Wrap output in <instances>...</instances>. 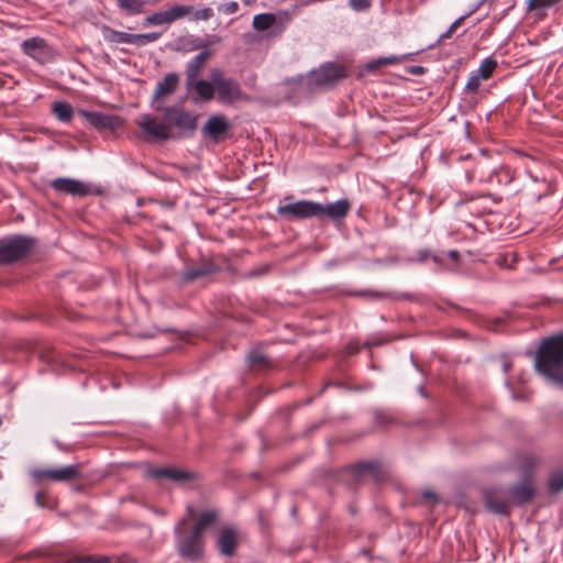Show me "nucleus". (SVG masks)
Instances as JSON below:
<instances>
[{
  "label": "nucleus",
  "instance_id": "nucleus-49",
  "mask_svg": "<svg viewBox=\"0 0 563 563\" xmlns=\"http://www.w3.org/2000/svg\"><path fill=\"white\" fill-rule=\"evenodd\" d=\"M511 368V362L508 360H505L503 363V369L505 373H507Z\"/></svg>",
  "mask_w": 563,
  "mask_h": 563
},
{
  "label": "nucleus",
  "instance_id": "nucleus-21",
  "mask_svg": "<svg viewBox=\"0 0 563 563\" xmlns=\"http://www.w3.org/2000/svg\"><path fill=\"white\" fill-rule=\"evenodd\" d=\"M179 82L178 75L175 73L167 74L162 81H159L154 91V98L161 99L172 95Z\"/></svg>",
  "mask_w": 563,
  "mask_h": 563
},
{
  "label": "nucleus",
  "instance_id": "nucleus-13",
  "mask_svg": "<svg viewBox=\"0 0 563 563\" xmlns=\"http://www.w3.org/2000/svg\"><path fill=\"white\" fill-rule=\"evenodd\" d=\"M240 533L236 528L225 526L221 528L217 538V548L224 556H233L239 547Z\"/></svg>",
  "mask_w": 563,
  "mask_h": 563
},
{
  "label": "nucleus",
  "instance_id": "nucleus-25",
  "mask_svg": "<svg viewBox=\"0 0 563 563\" xmlns=\"http://www.w3.org/2000/svg\"><path fill=\"white\" fill-rule=\"evenodd\" d=\"M249 364L253 369L263 371L272 367L271 360L260 350H253L247 355Z\"/></svg>",
  "mask_w": 563,
  "mask_h": 563
},
{
  "label": "nucleus",
  "instance_id": "nucleus-43",
  "mask_svg": "<svg viewBox=\"0 0 563 563\" xmlns=\"http://www.w3.org/2000/svg\"><path fill=\"white\" fill-rule=\"evenodd\" d=\"M465 16H461L457 20H455L451 26L449 27V30L454 33L456 31V29L462 24V22L464 21Z\"/></svg>",
  "mask_w": 563,
  "mask_h": 563
},
{
  "label": "nucleus",
  "instance_id": "nucleus-19",
  "mask_svg": "<svg viewBox=\"0 0 563 563\" xmlns=\"http://www.w3.org/2000/svg\"><path fill=\"white\" fill-rule=\"evenodd\" d=\"M23 52L35 58V59H43L44 56L47 54V45L43 38L40 37H32L23 41L21 44Z\"/></svg>",
  "mask_w": 563,
  "mask_h": 563
},
{
  "label": "nucleus",
  "instance_id": "nucleus-12",
  "mask_svg": "<svg viewBox=\"0 0 563 563\" xmlns=\"http://www.w3.org/2000/svg\"><path fill=\"white\" fill-rule=\"evenodd\" d=\"M146 475L153 478L170 479L179 485H185L198 479V474L175 467H148Z\"/></svg>",
  "mask_w": 563,
  "mask_h": 563
},
{
  "label": "nucleus",
  "instance_id": "nucleus-16",
  "mask_svg": "<svg viewBox=\"0 0 563 563\" xmlns=\"http://www.w3.org/2000/svg\"><path fill=\"white\" fill-rule=\"evenodd\" d=\"M351 209V203L347 199H340L335 202L327 205L321 203V210L318 212L317 218H329L336 221L344 219Z\"/></svg>",
  "mask_w": 563,
  "mask_h": 563
},
{
  "label": "nucleus",
  "instance_id": "nucleus-3",
  "mask_svg": "<svg viewBox=\"0 0 563 563\" xmlns=\"http://www.w3.org/2000/svg\"><path fill=\"white\" fill-rule=\"evenodd\" d=\"M210 79L214 85L218 100L221 103L232 104L236 101L249 100V97L241 89L239 81L234 78L225 77L221 69H211Z\"/></svg>",
  "mask_w": 563,
  "mask_h": 563
},
{
  "label": "nucleus",
  "instance_id": "nucleus-31",
  "mask_svg": "<svg viewBox=\"0 0 563 563\" xmlns=\"http://www.w3.org/2000/svg\"><path fill=\"white\" fill-rule=\"evenodd\" d=\"M53 112H54L55 117L59 121H63V122L70 121V119L73 117V108L67 102H62V101L55 102L53 106Z\"/></svg>",
  "mask_w": 563,
  "mask_h": 563
},
{
  "label": "nucleus",
  "instance_id": "nucleus-52",
  "mask_svg": "<svg viewBox=\"0 0 563 563\" xmlns=\"http://www.w3.org/2000/svg\"><path fill=\"white\" fill-rule=\"evenodd\" d=\"M243 3L246 5H252L253 3H255V0H243Z\"/></svg>",
  "mask_w": 563,
  "mask_h": 563
},
{
  "label": "nucleus",
  "instance_id": "nucleus-50",
  "mask_svg": "<svg viewBox=\"0 0 563 563\" xmlns=\"http://www.w3.org/2000/svg\"><path fill=\"white\" fill-rule=\"evenodd\" d=\"M452 34H453V33H452L450 30H448L445 33H443V34L440 36V42H441V41H443V40H445V38L451 37V35H452Z\"/></svg>",
  "mask_w": 563,
  "mask_h": 563
},
{
  "label": "nucleus",
  "instance_id": "nucleus-36",
  "mask_svg": "<svg viewBox=\"0 0 563 563\" xmlns=\"http://www.w3.org/2000/svg\"><path fill=\"white\" fill-rule=\"evenodd\" d=\"M161 37V33L152 32L145 34H135V45L143 46L148 43L155 42Z\"/></svg>",
  "mask_w": 563,
  "mask_h": 563
},
{
  "label": "nucleus",
  "instance_id": "nucleus-7",
  "mask_svg": "<svg viewBox=\"0 0 563 563\" xmlns=\"http://www.w3.org/2000/svg\"><path fill=\"white\" fill-rule=\"evenodd\" d=\"M320 210L321 203L308 200H301L295 203L279 206L277 208L278 214L285 217L288 220L317 217Z\"/></svg>",
  "mask_w": 563,
  "mask_h": 563
},
{
  "label": "nucleus",
  "instance_id": "nucleus-4",
  "mask_svg": "<svg viewBox=\"0 0 563 563\" xmlns=\"http://www.w3.org/2000/svg\"><path fill=\"white\" fill-rule=\"evenodd\" d=\"M80 474V466L76 464L49 468L35 467L29 472L34 485H43L48 481L68 483L79 478Z\"/></svg>",
  "mask_w": 563,
  "mask_h": 563
},
{
  "label": "nucleus",
  "instance_id": "nucleus-18",
  "mask_svg": "<svg viewBox=\"0 0 563 563\" xmlns=\"http://www.w3.org/2000/svg\"><path fill=\"white\" fill-rule=\"evenodd\" d=\"M210 58V52L209 51H202L197 56H195L186 67V82L192 81L198 78L201 70L206 66L208 59Z\"/></svg>",
  "mask_w": 563,
  "mask_h": 563
},
{
  "label": "nucleus",
  "instance_id": "nucleus-2",
  "mask_svg": "<svg viewBox=\"0 0 563 563\" xmlns=\"http://www.w3.org/2000/svg\"><path fill=\"white\" fill-rule=\"evenodd\" d=\"M188 518H183L175 527L176 549L178 554L188 561L197 562L203 556V536L194 531H185Z\"/></svg>",
  "mask_w": 563,
  "mask_h": 563
},
{
  "label": "nucleus",
  "instance_id": "nucleus-1",
  "mask_svg": "<svg viewBox=\"0 0 563 563\" xmlns=\"http://www.w3.org/2000/svg\"><path fill=\"white\" fill-rule=\"evenodd\" d=\"M534 367L547 380L563 388V333L542 341L536 354Z\"/></svg>",
  "mask_w": 563,
  "mask_h": 563
},
{
  "label": "nucleus",
  "instance_id": "nucleus-44",
  "mask_svg": "<svg viewBox=\"0 0 563 563\" xmlns=\"http://www.w3.org/2000/svg\"><path fill=\"white\" fill-rule=\"evenodd\" d=\"M238 3L236 2H230L227 4L225 12L227 13H234L238 11Z\"/></svg>",
  "mask_w": 563,
  "mask_h": 563
},
{
  "label": "nucleus",
  "instance_id": "nucleus-15",
  "mask_svg": "<svg viewBox=\"0 0 563 563\" xmlns=\"http://www.w3.org/2000/svg\"><path fill=\"white\" fill-rule=\"evenodd\" d=\"M52 187L57 191L78 197L87 196L90 192L86 184L71 178H56L52 181Z\"/></svg>",
  "mask_w": 563,
  "mask_h": 563
},
{
  "label": "nucleus",
  "instance_id": "nucleus-6",
  "mask_svg": "<svg viewBox=\"0 0 563 563\" xmlns=\"http://www.w3.org/2000/svg\"><path fill=\"white\" fill-rule=\"evenodd\" d=\"M346 76L345 68L335 63H327L310 75V82L316 87H330Z\"/></svg>",
  "mask_w": 563,
  "mask_h": 563
},
{
  "label": "nucleus",
  "instance_id": "nucleus-32",
  "mask_svg": "<svg viewBox=\"0 0 563 563\" xmlns=\"http://www.w3.org/2000/svg\"><path fill=\"white\" fill-rule=\"evenodd\" d=\"M497 67V62L493 58H486L483 60V63L481 64L478 70H477V75L483 79V80H486L488 79L494 70L496 69Z\"/></svg>",
  "mask_w": 563,
  "mask_h": 563
},
{
  "label": "nucleus",
  "instance_id": "nucleus-34",
  "mask_svg": "<svg viewBox=\"0 0 563 563\" xmlns=\"http://www.w3.org/2000/svg\"><path fill=\"white\" fill-rule=\"evenodd\" d=\"M400 59L396 56H390V57H382V58H378L376 60H372L369 62L367 65H366V69L367 70H375L377 69L378 67L380 66H385V65H390V64H396L398 63Z\"/></svg>",
  "mask_w": 563,
  "mask_h": 563
},
{
  "label": "nucleus",
  "instance_id": "nucleus-48",
  "mask_svg": "<svg viewBox=\"0 0 563 563\" xmlns=\"http://www.w3.org/2000/svg\"><path fill=\"white\" fill-rule=\"evenodd\" d=\"M423 498H424V499H432V500H435V499H437V496H435V494H434V493H432V492H426V493L423 494Z\"/></svg>",
  "mask_w": 563,
  "mask_h": 563
},
{
  "label": "nucleus",
  "instance_id": "nucleus-27",
  "mask_svg": "<svg viewBox=\"0 0 563 563\" xmlns=\"http://www.w3.org/2000/svg\"><path fill=\"white\" fill-rule=\"evenodd\" d=\"M106 38L112 43H126L135 45V34L106 29Z\"/></svg>",
  "mask_w": 563,
  "mask_h": 563
},
{
  "label": "nucleus",
  "instance_id": "nucleus-26",
  "mask_svg": "<svg viewBox=\"0 0 563 563\" xmlns=\"http://www.w3.org/2000/svg\"><path fill=\"white\" fill-rule=\"evenodd\" d=\"M540 460L533 454H525L520 460L519 467L521 470V477L530 478L532 481V472L539 465Z\"/></svg>",
  "mask_w": 563,
  "mask_h": 563
},
{
  "label": "nucleus",
  "instance_id": "nucleus-51",
  "mask_svg": "<svg viewBox=\"0 0 563 563\" xmlns=\"http://www.w3.org/2000/svg\"><path fill=\"white\" fill-rule=\"evenodd\" d=\"M152 510H153L155 514L159 515V516H165V515H166V511H165V510H163V509L152 508Z\"/></svg>",
  "mask_w": 563,
  "mask_h": 563
},
{
  "label": "nucleus",
  "instance_id": "nucleus-14",
  "mask_svg": "<svg viewBox=\"0 0 563 563\" xmlns=\"http://www.w3.org/2000/svg\"><path fill=\"white\" fill-rule=\"evenodd\" d=\"M511 505H523L533 499L536 496V488L533 481L528 478H521V482L508 488Z\"/></svg>",
  "mask_w": 563,
  "mask_h": 563
},
{
  "label": "nucleus",
  "instance_id": "nucleus-22",
  "mask_svg": "<svg viewBox=\"0 0 563 563\" xmlns=\"http://www.w3.org/2000/svg\"><path fill=\"white\" fill-rule=\"evenodd\" d=\"M219 518V512L216 509H209L199 514L196 518V522L192 526V530L202 534L205 530L211 525L216 523Z\"/></svg>",
  "mask_w": 563,
  "mask_h": 563
},
{
  "label": "nucleus",
  "instance_id": "nucleus-29",
  "mask_svg": "<svg viewBox=\"0 0 563 563\" xmlns=\"http://www.w3.org/2000/svg\"><path fill=\"white\" fill-rule=\"evenodd\" d=\"M118 7L126 14H140L144 10L145 2L143 0H117Z\"/></svg>",
  "mask_w": 563,
  "mask_h": 563
},
{
  "label": "nucleus",
  "instance_id": "nucleus-40",
  "mask_svg": "<svg viewBox=\"0 0 563 563\" xmlns=\"http://www.w3.org/2000/svg\"><path fill=\"white\" fill-rule=\"evenodd\" d=\"M190 14L194 15V20H209L213 15V11L210 8H203L201 10H195Z\"/></svg>",
  "mask_w": 563,
  "mask_h": 563
},
{
  "label": "nucleus",
  "instance_id": "nucleus-37",
  "mask_svg": "<svg viewBox=\"0 0 563 563\" xmlns=\"http://www.w3.org/2000/svg\"><path fill=\"white\" fill-rule=\"evenodd\" d=\"M69 563H110V561L106 556L97 558V556H92V555H87V556L74 558V559L69 560Z\"/></svg>",
  "mask_w": 563,
  "mask_h": 563
},
{
  "label": "nucleus",
  "instance_id": "nucleus-10",
  "mask_svg": "<svg viewBox=\"0 0 563 563\" xmlns=\"http://www.w3.org/2000/svg\"><path fill=\"white\" fill-rule=\"evenodd\" d=\"M164 120L169 125L176 126L183 131H194L197 128V117L177 107L164 108Z\"/></svg>",
  "mask_w": 563,
  "mask_h": 563
},
{
  "label": "nucleus",
  "instance_id": "nucleus-28",
  "mask_svg": "<svg viewBox=\"0 0 563 563\" xmlns=\"http://www.w3.org/2000/svg\"><path fill=\"white\" fill-rule=\"evenodd\" d=\"M214 272L213 265H201L197 268H188L183 273V279L186 282H192L197 278L210 275Z\"/></svg>",
  "mask_w": 563,
  "mask_h": 563
},
{
  "label": "nucleus",
  "instance_id": "nucleus-9",
  "mask_svg": "<svg viewBox=\"0 0 563 563\" xmlns=\"http://www.w3.org/2000/svg\"><path fill=\"white\" fill-rule=\"evenodd\" d=\"M486 508L498 515H508L512 506L508 489L492 488L486 489L483 494Z\"/></svg>",
  "mask_w": 563,
  "mask_h": 563
},
{
  "label": "nucleus",
  "instance_id": "nucleus-8",
  "mask_svg": "<svg viewBox=\"0 0 563 563\" xmlns=\"http://www.w3.org/2000/svg\"><path fill=\"white\" fill-rule=\"evenodd\" d=\"M136 124L153 141H167L173 137L172 130H169V125L164 119L157 121L156 118L150 114H143L136 121Z\"/></svg>",
  "mask_w": 563,
  "mask_h": 563
},
{
  "label": "nucleus",
  "instance_id": "nucleus-55",
  "mask_svg": "<svg viewBox=\"0 0 563 563\" xmlns=\"http://www.w3.org/2000/svg\"><path fill=\"white\" fill-rule=\"evenodd\" d=\"M2 424V419L0 418V426Z\"/></svg>",
  "mask_w": 563,
  "mask_h": 563
},
{
  "label": "nucleus",
  "instance_id": "nucleus-23",
  "mask_svg": "<svg viewBox=\"0 0 563 563\" xmlns=\"http://www.w3.org/2000/svg\"><path fill=\"white\" fill-rule=\"evenodd\" d=\"M91 125L113 130L118 125V119L102 113L84 112Z\"/></svg>",
  "mask_w": 563,
  "mask_h": 563
},
{
  "label": "nucleus",
  "instance_id": "nucleus-45",
  "mask_svg": "<svg viewBox=\"0 0 563 563\" xmlns=\"http://www.w3.org/2000/svg\"><path fill=\"white\" fill-rule=\"evenodd\" d=\"M43 498H44V495L42 493H37L35 495V503H36V505L38 507H44L45 506Z\"/></svg>",
  "mask_w": 563,
  "mask_h": 563
},
{
  "label": "nucleus",
  "instance_id": "nucleus-17",
  "mask_svg": "<svg viewBox=\"0 0 563 563\" xmlns=\"http://www.w3.org/2000/svg\"><path fill=\"white\" fill-rule=\"evenodd\" d=\"M230 125L223 115L211 117L202 129V132L214 142H218L227 134Z\"/></svg>",
  "mask_w": 563,
  "mask_h": 563
},
{
  "label": "nucleus",
  "instance_id": "nucleus-30",
  "mask_svg": "<svg viewBox=\"0 0 563 563\" xmlns=\"http://www.w3.org/2000/svg\"><path fill=\"white\" fill-rule=\"evenodd\" d=\"M276 18L272 13L257 14L253 19V27L256 31H266L275 23Z\"/></svg>",
  "mask_w": 563,
  "mask_h": 563
},
{
  "label": "nucleus",
  "instance_id": "nucleus-53",
  "mask_svg": "<svg viewBox=\"0 0 563 563\" xmlns=\"http://www.w3.org/2000/svg\"><path fill=\"white\" fill-rule=\"evenodd\" d=\"M260 274L261 273H258V272H252V273H250V276H256V275H260Z\"/></svg>",
  "mask_w": 563,
  "mask_h": 563
},
{
  "label": "nucleus",
  "instance_id": "nucleus-11",
  "mask_svg": "<svg viewBox=\"0 0 563 563\" xmlns=\"http://www.w3.org/2000/svg\"><path fill=\"white\" fill-rule=\"evenodd\" d=\"M194 12V7L190 5H174L168 10L158 11L150 14L145 22L150 25L170 24L177 20L190 15Z\"/></svg>",
  "mask_w": 563,
  "mask_h": 563
},
{
  "label": "nucleus",
  "instance_id": "nucleus-24",
  "mask_svg": "<svg viewBox=\"0 0 563 563\" xmlns=\"http://www.w3.org/2000/svg\"><path fill=\"white\" fill-rule=\"evenodd\" d=\"M355 295L365 297L369 300H382V299H411L409 294H396L389 291H373V290H360Z\"/></svg>",
  "mask_w": 563,
  "mask_h": 563
},
{
  "label": "nucleus",
  "instance_id": "nucleus-47",
  "mask_svg": "<svg viewBox=\"0 0 563 563\" xmlns=\"http://www.w3.org/2000/svg\"><path fill=\"white\" fill-rule=\"evenodd\" d=\"M187 514H188V518H191V519H196L198 516L191 505L187 506Z\"/></svg>",
  "mask_w": 563,
  "mask_h": 563
},
{
  "label": "nucleus",
  "instance_id": "nucleus-33",
  "mask_svg": "<svg viewBox=\"0 0 563 563\" xmlns=\"http://www.w3.org/2000/svg\"><path fill=\"white\" fill-rule=\"evenodd\" d=\"M562 1L563 0H528L527 4L530 11H536L551 8Z\"/></svg>",
  "mask_w": 563,
  "mask_h": 563
},
{
  "label": "nucleus",
  "instance_id": "nucleus-39",
  "mask_svg": "<svg viewBox=\"0 0 563 563\" xmlns=\"http://www.w3.org/2000/svg\"><path fill=\"white\" fill-rule=\"evenodd\" d=\"M374 470L372 463H360L353 467V473L357 478H361L365 473Z\"/></svg>",
  "mask_w": 563,
  "mask_h": 563
},
{
  "label": "nucleus",
  "instance_id": "nucleus-42",
  "mask_svg": "<svg viewBox=\"0 0 563 563\" xmlns=\"http://www.w3.org/2000/svg\"><path fill=\"white\" fill-rule=\"evenodd\" d=\"M465 16H461L457 20H455L451 26L449 27V30L454 33L456 31V29L462 24V22L464 21Z\"/></svg>",
  "mask_w": 563,
  "mask_h": 563
},
{
  "label": "nucleus",
  "instance_id": "nucleus-41",
  "mask_svg": "<svg viewBox=\"0 0 563 563\" xmlns=\"http://www.w3.org/2000/svg\"><path fill=\"white\" fill-rule=\"evenodd\" d=\"M372 0H350V5L357 11L368 9Z\"/></svg>",
  "mask_w": 563,
  "mask_h": 563
},
{
  "label": "nucleus",
  "instance_id": "nucleus-38",
  "mask_svg": "<svg viewBox=\"0 0 563 563\" xmlns=\"http://www.w3.org/2000/svg\"><path fill=\"white\" fill-rule=\"evenodd\" d=\"M481 80H482V78L477 74H473L466 82V87H465L466 91L472 92V93L477 92V90L481 86Z\"/></svg>",
  "mask_w": 563,
  "mask_h": 563
},
{
  "label": "nucleus",
  "instance_id": "nucleus-20",
  "mask_svg": "<svg viewBox=\"0 0 563 563\" xmlns=\"http://www.w3.org/2000/svg\"><path fill=\"white\" fill-rule=\"evenodd\" d=\"M186 88L188 90L194 89L198 95L199 99L203 101L212 100L216 93V88L211 80L207 81L202 79H195L192 81L186 82Z\"/></svg>",
  "mask_w": 563,
  "mask_h": 563
},
{
  "label": "nucleus",
  "instance_id": "nucleus-5",
  "mask_svg": "<svg viewBox=\"0 0 563 563\" xmlns=\"http://www.w3.org/2000/svg\"><path fill=\"white\" fill-rule=\"evenodd\" d=\"M34 245V240L14 235L0 240V264L12 263L25 256Z\"/></svg>",
  "mask_w": 563,
  "mask_h": 563
},
{
  "label": "nucleus",
  "instance_id": "nucleus-46",
  "mask_svg": "<svg viewBox=\"0 0 563 563\" xmlns=\"http://www.w3.org/2000/svg\"><path fill=\"white\" fill-rule=\"evenodd\" d=\"M448 256H449L453 262H457V261H459V258H460V253H459L457 251L453 250V251H450V252L448 253Z\"/></svg>",
  "mask_w": 563,
  "mask_h": 563
},
{
  "label": "nucleus",
  "instance_id": "nucleus-54",
  "mask_svg": "<svg viewBox=\"0 0 563 563\" xmlns=\"http://www.w3.org/2000/svg\"><path fill=\"white\" fill-rule=\"evenodd\" d=\"M350 349H351V353H356V352H357V349H356V347H353V349H352V347L350 346Z\"/></svg>",
  "mask_w": 563,
  "mask_h": 563
},
{
  "label": "nucleus",
  "instance_id": "nucleus-35",
  "mask_svg": "<svg viewBox=\"0 0 563 563\" xmlns=\"http://www.w3.org/2000/svg\"><path fill=\"white\" fill-rule=\"evenodd\" d=\"M549 488L552 493H559L563 489V471L552 474L549 481Z\"/></svg>",
  "mask_w": 563,
  "mask_h": 563
}]
</instances>
